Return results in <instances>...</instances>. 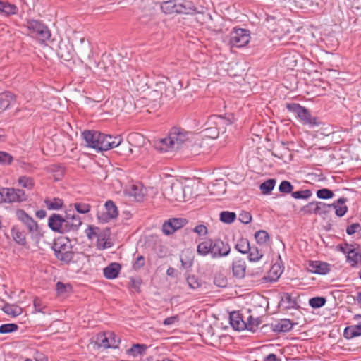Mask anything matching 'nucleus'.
<instances>
[{"instance_id": "obj_1", "label": "nucleus", "mask_w": 361, "mask_h": 361, "mask_svg": "<svg viewBox=\"0 0 361 361\" xmlns=\"http://www.w3.org/2000/svg\"><path fill=\"white\" fill-rule=\"evenodd\" d=\"M81 225V218L75 214L66 213L64 216L59 214H53L48 219V226L51 230L59 233H76Z\"/></svg>"}, {"instance_id": "obj_2", "label": "nucleus", "mask_w": 361, "mask_h": 361, "mask_svg": "<svg viewBox=\"0 0 361 361\" xmlns=\"http://www.w3.org/2000/svg\"><path fill=\"white\" fill-rule=\"evenodd\" d=\"M190 133L180 127H173L167 137L161 139L156 145V148L160 151L169 152L177 150L188 142Z\"/></svg>"}, {"instance_id": "obj_3", "label": "nucleus", "mask_w": 361, "mask_h": 361, "mask_svg": "<svg viewBox=\"0 0 361 361\" xmlns=\"http://www.w3.org/2000/svg\"><path fill=\"white\" fill-rule=\"evenodd\" d=\"M52 249L56 258L66 264L78 261L79 253L73 251V246L68 238H58L54 240Z\"/></svg>"}, {"instance_id": "obj_4", "label": "nucleus", "mask_w": 361, "mask_h": 361, "mask_svg": "<svg viewBox=\"0 0 361 361\" xmlns=\"http://www.w3.org/2000/svg\"><path fill=\"white\" fill-rule=\"evenodd\" d=\"M286 109L288 111L295 114L296 117L305 125L308 124L312 126L319 125L317 118L312 117L309 110L300 104H287Z\"/></svg>"}, {"instance_id": "obj_5", "label": "nucleus", "mask_w": 361, "mask_h": 361, "mask_svg": "<svg viewBox=\"0 0 361 361\" xmlns=\"http://www.w3.org/2000/svg\"><path fill=\"white\" fill-rule=\"evenodd\" d=\"M27 195L24 190L13 188H0V203H17L25 201Z\"/></svg>"}, {"instance_id": "obj_6", "label": "nucleus", "mask_w": 361, "mask_h": 361, "mask_svg": "<svg viewBox=\"0 0 361 361\" xmlns=\"http://www.w3.org/2000/svg\"><path fill=\"white\" fill-rule=\"evenodd\" d=\"M27 27L30 32L40 41L45 42L50 39L51 32L49 27L41 21L33 19L28 20Z\"/></svg>"}, {"instance_id": "obj_7", "label": "nucleus", "mask_w": 361, "mask_h": 361, "mask_svg": "<svg viewBox=\"0 0 361 361\" xmlns=\"http://www.w3.org/2000/svg\"><path fill=\"white\" fill-rule=\"evenodd\" d=\"M16 215L18 219L26 226L32 238H38L42 236L41 230L37 223L23 209H18L16 212Z\"/></svg>"}, {"instance_id": "obj_8", "label": "nucleus", "mask_w": 361, "mask_h": 361, "mask_svg": "<svg viewBox=\"0 0 361 361\" xmlns=\"http://www.w3.org/2000/svg\"><path fill=\"white\" fill-rule=\"evenodd\" d=\"M164 195L170 202H183L185 199L184 186L180 183H172L164 189Z\"/></svg>"}, {"instance_id": "obj_9", "label": "nucleus", "mask_w": 361, "mask_h": 361, "mask_svg": "<svg viewBox=\"0 0 361 361\" xmlns=\"http://www.w3.org/2000/svg\"><path fill=\"white\" fill-rule=\"evenodd\" d=\"M250 39V35L248 30L235 28L231 34L230 44L233 47H243L248 44Z\"/></svg>"}, {"instance_id": "obj_10", "label": "nucleus", "mask_w": 361, "mask_h": 361, "mask_svg": "<svg viewBox=\"0 0 361 361\" xmlns=\"http://www.w3.org/2000/svg\"><path fill=\"white\" fill-rule=\"evenodd\" d=\"M105 212H98L97 219L100 223H107L110 220L116 219L118 215L116 205L112 200H108L104 204Z\"/></svg>"}, {"instance_id": "obj_11", "label": "nucleus", "mask_w": 361, "mask_h": 361, "mask_svg": "<svg viewBox=\"0 0 361 361\" xmlns=\"http://www.w3.org/2000/svg\"><path fill=\"white\" fill-rule=\"evenodd\" d=\"M82 135L88 147L101 151V132L97 130H85Z\"/></svg>"}, {"instance_id": "obj_12", "label": "nucleus", "mask_w": 361, "mask_h": 361, "mask_svg": "<svg viewBox=\"0 0 361 361\" xmlns=\"http://www.w3.org/2000/svg\"><path fill=\"white\" fill-rule=\"evenodd\" d=\"M175 13L178 14L194 15L202 13L203 11H198L194 4L188 0H176Z\"/></svg>"}, {"instance_id": "obj_13", "label": "nucleus", "mask_w": 361, "mask_h": 361, "mask_svg": "<svg viewBox=\"0 0 361 361\" xmlns=\"http://www.w3.org/2000/svg\"><path fill=\"white\" fill-rule=\"evenodd\" d=\"M231 251V247L228 243H225L219 238L212 240V257L221 258L227 256Z\"/></svg>"}, {"instance_id": "obj_14", "label": "nucleus", "mask_w": 361, "mask_h": 361, "mask_svg": "<svg viewBox=\"0 0 361 361\" xmlns=\"http://www.w3.org/2000/svg\"><path fill=\"white\" fill-rule=\"evenodd\" d=\"M188 221L183 218H173L165 221L162 226V231L165 235L173 234L175 231L183 227Z\"/></svg>"}, {"instance_id": "obj_15", "label": "nucleus", "mask_w": 361, "mask_h": 361, "mask_svg": "<svg viewBox=\"0 0 361 361\" xmlns=\"http://www.w3.org/2000/svg\"><path fill=\"white\" fill-rule=\"evenodd\" d=\"M123 137L121 135L111 136L102 133L101 151H106L115 148L121 144Z\"/></svg>"}, {"instance_id": "obj_16", "label": "nucleus", "mask_w": 361, "mask_h": 361, "mask_svg": "<svg viewBox=\"0 0 361 361\" xmlns=\"http://www.w3.org/2000/svg\"><path fill=\"white\" fill-rule=\"evenodd\" d=\"M16 102L14 94L6 91L0 94V113L8 109Z\"/></svg>"}, {"instance_id": "obj_17", "label": "nucleus", "mask_w": 361, "mask_h": 361, "mask_svg": "<svg viewBox=\"0 0 361 361\" xmlns=\"http://www.w3.org/2000/svg\"><path fill=\"white\" fill-rule=\"evenodd\" d=\"M230 324L237 331H243L246 329L245 320L239 312H233L230 314Z\"/></svg>"}, {"instance_id": "obj_18", "label": "nucleus", "mask_w": 361, "mask_h": 361, "mask_svg": "<svg viewBox=\"0 0 361 361\" xmlns=\"http://www.w3.org/2000/svg\"><path fill=\"white\" fill-rule=\"evenodd\" d=\"M307 269L312 273L317 274H326L330 270L328 263L320 261L310 262Z\"/></svg>"}, {"instance_id": "obj_19", "label": "nucleus", "mask_w": 361, "mask_h": 361, "mask_svg": "<svg viewBox=\"0 0 361 361\" xmlns=\"http://www.w3.org/2000/svg\"><path fill=\"white\" fill-rule=\"evenodd\" d=\"M294 324L290 319H282L276 324H272V330L278 334L288 332L293 329Z\"/></svg>"}, {"instance_id": "obj_20", "label": "nucleus", "mask_w": 361, "mask_h": 361, "mask_svg": "<svg viewBox=\"0 0 361 361\" xmlns=\"http://www.w3.org/2000/svg\"><path fill=\"white\" fill-rule=\"evenodd\" d=\"M353 149V147L348 144L340 145V159H343V161L340 162V165L343 164L345 161L348 162L354 159H357L353 157L352 150Z\"/></svg>"}, {"instance_id": "obj_21", "label": "nucleus", "mask_w": 361, "mask_h": 361, "mask_svg": "<svg viewBox=\"0 0 361 361\" xmlns=\"http://www.w3.org/2000/svg\"><path fill=\"white\" fill-rule=\"evenodd\" d=\"M245 262L243 259H235L233 262L232 270L234 276L242 279L245 274Z\"/></svg>"}, {"instance_id": "obj_22", "label": "nucleus", "mask_w": 361, "mask_h": 361, "mask_svg": "<svg viewBox=\"0 0 361 361\" xmlns=\"http://www.w3.org/2000/svg\"><path fill=\"white\" fill-rule=\"evenodd\" d=\"M121 265L118 263L113 262L104 269V276L108 279H116L121 270Z\"/></svg>"}, {"instance_id": "obj_23", "label": "nucleus", "mask_w": 361, "mask_h": 361, "mask_svg": "<svg viewBox=\"0 0 361 361\" xmlns=\"http://www.w3.org/2000/svg\"><path fill=\"white\" fill-rule=\"evenodd\" d=\"M44 202L49 210H59L64 204L63 200L59 197H47L44 200Z\"/></svg>"}, {"instance_id": "obj_24", "label": "nucleus", "mask_w": 361, "mask_h": 361, "mask_svg": "<svg viewBox=\"0 0 361 361\" xmlns=\"http://www.w3.org/2000/svg\"><path fill=\"white\" fill-rule=\"evenodd\" d=\"M280 305L284 309H291L296 307L297 302L292 298L290 294L288 293H283L281 297Z\"/></svg>"}, {"instance_id": "obj_25", "label": "nucleus", "mask_w": 361, "mask_h": 361, "mask_svg": "<svg viewBox=\"0 0 361 361\" xmlns=\"http://www.w3.org/2000/svg\"><path fill=\"white\" fill-rule=\"evenodd\" d=\"M212 240L208 239L203 242H201L197 245V252L198 255L201 256H207L208 254L212 255Z\"/></svg>"}, {"instance_id": "obj_26", "label": "nucleus", "mask_w": 361, "mask_h": 361, "mask_svg": "<svg viewBox=\"0 0 361 361\" xmlns=\"http://www.w3.org/2000/svg\"><path fill=\"white\" fill-rule=\"evenodd\" d=\"M193 259L194 257L192 256V252L189 250L183 252L180 256L181 266L185 269H188L192 267Z\"/></svg>"}, {"instance_id": "obj_27", "label": "nucleus", "mask_w": 361, "mask_h": 361, "mask_svg": "<svg viewBox=\"0 0 361 361\" xmlns=\"http://www.w3.org/2000/svg\"><path fill=\"white\" fill-rule=\"evenodd\" d=\"M11 235L15 242L18 244L24 245L26 244L25 233L20 230L18 226H13L11 228Z\"/></svg>"}, {"instance_id": "obj_28", "label": "nucleus", "mask_w": 361, "mask_h": 361, "mask_svg": "<svg viewBox=\"0 0 361 361\" xmlns=\"http://www.w3.org/2000/svg\"><path fill=\"white\" fill-rule=\"evenodd\" d=\"M345 257L346 261L351 267H357L358 262L361 261V252L356 249L352 250L348 252Z\"/></svg>"}, {"instance_id": "obj_29", "label": "nucleus", "mask_w": 361, "mask_h": 361, "mask_svg": "<svg viewBox=\"0 0 361 361\" xmlns=\"http://www.w3.org/2000/svg\"><path fill=\"white\" fill-rule=\"evenodd\" d=\"M128 194L133 197L137 202H140L144 198V190L140 185H132L129 189Z\"/></svg>"}, {"instance_id": "obj_30", "label": "nucleus", "mask_w": 361, "mask_h": 361, "mask_svg": "<svg viewBox=\"0 0 361 361\" xmlns=\"http://www.w3.org/2000/svg\"><path fill=\"white\" fill-rule=\"evenodd\" d=\"M18 12V7L8 1H4L1 7L0 13H4L6 16L16 15Z\"/></svg>"}, {"instance_id": "obj_31", "label": "nucleus", "mask_w": 361, "mask_h": 361, "mask_svg": "<svg viewBox=\"0 0 361 361\" xmlns=\"http://www.w3.org/2000/svg\"><path fill=\"white\" fill-rule=\"evenodd\" d=\"M235 248L242 254H247L250 250L249 240L247 238H240L235 245Z\"/></svg>"}, {"instance_id": "obj_32", "label": "nucleus", "mask_w": 361, "mask_h": 361, "mask_svg": "<svg viewBox=\"0 0 361 361\" xmlns=\"http://www.w3.org/2000/svg\"><path fill=\"white\" fill-rule=\"evenodd\" d=\"M2 310L8 315L12 317H17L22 313V309L16 305L6 304L3 307Z\"/></svg>"}, {"instance_id": "obj_33", "label": "nucleus", "mask_w": 361, "mask_h": 361, "mask_svg": "<svg viewBox=\"0 0 361 361\" xmlns=\"http://www.w3.org/2000/svg\"><path fill=\"white\" fill-rule=\"evenodd\" d=\"M96 343L100 348H104V349L111 348L107 331L102 332L97 335Z\"/></svg>"}, {"instance_id": "obj_34", "label": "nucleus", "mask_w": 361, "mask_h": 361, "mask_svg": "<svg viewBox=\"0 0 361 361\" xmlns=\"http://www.w3.org/2000/svg\"><path fill=\"white\" fill-rule=\"evenodd\" d=\"M260 323L261 321L259 318H254L252 316L250 315L247 318V320L245 321V329L255 332L258 329V326L260 324Z\"/></svg>"}, {"instance_id": "obj_35", "label": "nucleus", "mask_w": 361, "mask_h": 361, "mask_svg": "<svg viewBox=\"0 0 361 361\" xmlns=\"http://www.w3.org/2000/svg\"><path fill=\"white\" fill-rule=\"evenodd\" d=\"M18 182L20 185L27 190H32L35 185L34 179L26 176L19 177Z\"/></svg>"}, {"instance_id": "obj_36", "label": "nucleus", "mask_w": 361, "mask_h": 361, "mask_svg": "<svg viewBox=\"0 0 361 361\" xmlns=\"http://www.w3.org/2000/svg\"><path fill=\"white\" fill-rule=\"evenodd\" d=\"M282 270L281 267L276 264H274L270 269L268 273V279L270 281H276L281 275Z\"/></svg>"}, {"instance_id": "obj_37", "label": "nucleus", "mask_w": 361, "mask_h": 361, "mask_svg": "<svg viewBox=\"0 0 361 361\" xmlns=\"http://www.w3.org/2000/svg\"><path fill=\"white\" fill-rule=\"evenodd\" d=\"M147 349V346L145 344L136 343L133 344L132 347L128 350V353L133 356H137L143 354Z\"/></svg>"}, {"instance_id": "obj_38", "label": "nucleus", "mask_w": 361, "mask_h": 361, "mask_svg": "<svg viewBox=\"0 0 361 361\" xmlns=\"http://www.w3.org/2000/svg\"><path fill=\"white\" fill-rule=\"evenodd\" d=\"M276 183V179L271 178L265 180L260 185V190L263 194H269L274 189Z\"/></svg>"}, {"instance_id": "obj_39", "label": "nucleus", "mask_w": 361, "mask_h": 361, "mask_svg": "<svg viewBox=\"0 0 361 361\" xmlns=\"http://www.w3.org/2000/svg\"><path fill=\"white\" fill-rule=\"evenodd\" d=\"M301 212L304 214H317L319 215L317 202H312L301 208Z\"/></svg>"}, {"instance_id": "obj_40", "label": "nucleus", "mask_w": 361, "mask_h": 361, "mask_svg": "<svg viewBox=\"0 0 361 361\" xmlns=\"http://www.w3.org/2000/svg\"><path fill=\"white\" fill-rule=\"evenodd\" d=\"M176 0H169L164 1L161 5V9L166 14L175 13Z\"/></svg>"}, {"instance_id": "obj_41", "label": "nucleus", "mask_w": 361, "mask_h": 361, "mask_svg": "<svg viewBox=\"0 0 361 361\" xmlns=\"http://www.w3.org/2000/svg\"><path fill=\"white\" fill-rule=\"evenodd\" d=\"M219 218L224 223L231 224L235 220L236 214L233 212L223 211L220 213Z\"/></svg>"}, {"instance_id": "obj_42", "label": "nucleus", "mask_w": 361, "mask_h": 361, "mask_svg": "<svg viewBox=\"0 0 361 361\" xmlns=\"http://www.w3.org/2000/svg\"><path fill=\"white\" fill-rule=\"evenodd\" d=\"M74 208L78 213L85 214L90 211L91 205L86 202H77L74 203Z\"/></svg>"}, {"instance_id": "obj_43", "label": "nucleus", "mask_w": 361, "mask_h": 361, "mask_svg": "<svg viewBox=\"0 0 361 361\" xmlns=\"http://www.w3.org/2000/svg\"><path fill=\"white\" fill-rule=\"evenodd\" d=\"M247 254H248V259L250 262H257L263 256V255L259 252L257 247H251V246H250V250L248 251Z\"/></svg>"}, {"instance_id": "obj_44", "label": "nucleus", "mask_w": 361, "mask_h": 361, "mask_svg": "<svg viewBox=\"0 0 361 361\" xmlns=\"http://www.w3.org/2000/svg\"><path fill=\"white\" fill-rule=\"evenodd\" d=\"M319 215L326 214L333 211V207H335L334 204H329L322 202H317Z\"/></svg>"}, {"instance_id": "obj_45", "label": "nucleus", "mask_w": 361, "mask_h": 361, "mask_svg": "<svg viewBox=\"0 0 361 361\" xmlns=\"http://www.w3.org/2000/svg\"><path fill=\"white\" fill-rule=\"evenodd\" d=\"M13 161V157L8 152L0 151V165L8 166Z\"/></svg>"}, {"instance_id": "obj_46", "label": "nucleus", "mask_w": 361, "mask_h": 361, "mask_svg": "<svg viewBox=\"0 0 361 361\" xmlns=\"http://www.w3.org/2000/svg\"><path fill=\"white\" fill-rule=\"evenodd\" d=\"M187 283L191 289H197L201 286L200 280L195 275L188 276L186 279Z\"/></svg>"}, {"instance_id": "obj_47", "label": "nucleus", "mask_w": 361, "mask_h": 361, "mask_svg": "<svg viewBox=\"0 0 361 361\" xmlns=\"http://www.w3.org/2000/svg\"><path fill=\"white\" fill-rule=\"evenodd\" d=\"M293 185L288 180H282L279 185V190L281 193L289 194L292 193Z\"/></svg>"}, {"instance_id": "obj_48", "label": "nucleus", "mask_w": 361, "mask_h": 361, "mask_svg": "<svg viewBox=\"0 0 361 361\" xmlns=\"http://www.w3.org/2000/svg\"><path fill=\"white\" fill-rule=\"evenodd\" d=\"M326 303V299L324 297H314L310 299L309 305L313 308H319Z\"/></svg>"}, {"instance_id": "obj_49", "label": "nucleus", "mask_w": 361, "mask_h": 361, "mask_svg": "<svg viewBox=\"0 0 361 361\" xmlns=\"http://www.w3.org/2000/svg\"><path fill=\"white\" fill-rule=\"evenodd\" d=\"M214 283L218 287H226L228 281L226 277L221 273H216L214 278Z\"/></svg>"}, {"instance_id": "obj_50", "label": "nucleus", "mask_w": 361, "mask_h": 361, "mask_svg": "<svg viewBox=\"0 0 361 361\" xmlns=\"http://www.w3.org/2000/svg\"><path fill=\"white\" fill-rule=\"evenodd\" d=\"M108 339L111 348H117L120 344V338L112 331H107Z\"/></svg>"}, {"instance_id": "obj_51", "label": "nucleus", "mask_w": 361, "mask_h": 361, "mask_svg": "<svg viewBox=\"0 0 361 361\" xmlns=\"http://www.w3.org/2000/svg\"><path fill=\"white\" fill-rule=\"evenodd\" d=\"M312 195V192L310 190H299L292 192L291 196L295 199H308Z\"/></svg>"}, {"instance_id": "obj_52", "label": "nucleus", "mask_w": 361, "mask_h": 361, "mask_svg": "<svg viewBox=\"0 0 361 361\" xmlns=\"http://www.w3.org/2000/svg\"><path fill=\"white\" fill-rule=\"evenodd\" d=\"M255 237L257 242L259 244H264L269 239L268 233L263 230L257 231L255 234Z\"/></svg>"}, {"instance_id": "obj_53", "label": "nucleus", "mask_w": 361, "mask_h": 361, "mask_svg": "<svg viewBox=\"0 0 361 361\" xmlns=\"http://www.w3.org/2000/svg\"><path fill=\"white\" fill-rule=\"evenodd\" d=\"M317 197L319 199L327 200L334 197V192L329 189L322 188L317 191Z\"/></svg>"}, {"instance_id": "obj_54", "label": "nucleus", "mask_w": 361, "mask_h": 361, "mask_svg": "<svg viewBox=\"0 0 361 361\" xmlns=\"http://www.w3.org/2000/svg\"><path fill=\"white\" fill-rule=\"evenodd\" d=\"M18 326L16 324H4L0 326V334H8L16 331Z\"/></svg>"}, {"instance_id": "obj_55", "label": "nucleus", "mask_w": 361, "mask_h": 361, "mask_svg": "<svg viewBox=\"0 0 361 361\" xmlns=\"http://www.w3.org/2000/svg\"><path fill=\"white\" fill-rule=\"evenodd\" d=\"M360 230L361 225L359 223H354L347 226L346 233L348 235H352Z\"/></svg>"}, {"instance_id": "obj_56", "label": "nucleus", "mask_w": 361, "mask_h": 361, "mask_svg": "<svg viewBox=\"0 0 361 361\" xmlns=\"http://www.w3.org/2000/svg\"><path fill=\"white\" fill-rule=\"evenodd\" d=\"M68 288H71L69 284H65L62 282H57L56 289L58 295H64L67 293Z\"/></svg>"}, {"instance_id": "obj_57", "label": "nucleus", "mask_w": 361, "mask_h": 361, "mask_svg": "<svg viewBox=\"0 0 361 361\" xmlns=\"http://www.w3.org/2000/svg\"><path fill=\"white\" fill-rule=\"evenodd\" d=\"M194 233H196L200 236H204L208 233L207 227L204 224L197 225L193 229Z\"/></svg>"}, {"instance_id": "obj_58", "label": "nucleus", "mask_w": 361, "mask_h": 361, "mask_svg": "<svg viewBox=\"0 0 361 361\" xmlns=\"http://www.w3.org/2000/svg\"><path fill=\"white\" fill-rule=\"evenodd\" d=\"M205 135L212 139L216 138L219 136V130L216 127H209L204 130Z\"/></svg>"}, {"instance_id": "obj_59", "label": "nucleus", "mask_w": 361, "mask_h": 361, "mask_svg": "<svg viewBox=\"0 0 361 361\" xmlns=\"http://www.w3.org/2000/svg\"><path fill=\"white\" fill-rule=\"evenodd\" d=\"M98 228L94 227L92 226H89L88 228L85 231L87 237L90 240L93 239L95 237H97L98 238L99 237H101L100 235H98L97 232L95 231Z\"/></svg>"}, {"instance_id": "obj_60", "label": "nucleus", "mask_w": 361, "mask_h": 361, "mask_svg": "<svg viewBox=\"0 0 361 361\" xmlns=\"http://www.w3.org/2000/svg\"><path fill=\"white\" fill-rule=\"evenodd\" d=\"M239 220L240 221H241L242 223L245 224H249L251 220H252V216L250 214V212H245V211H243L240 214H239Z\"/></svg>"}, {"instance_id": "obj_61", "label": "nucleus", "mask_w": 361, "mask_h": 361, "mask_svg": "<svg viewBox=\"0 0 361 361\" xmlns=\"http://www.w3.org/2000/svg\"><path fill=\"white\" fill-rule=\"evenodd\" d=\"M104 238L99 237L97 240V247L99 250H104L106 248L111 247L112 244L108 241H104Z\"/></svg>"}, {"instance_id": "obj_62", "label": "nucleus", "mask_w": 361, "mask_h": 361, "mask_svg": "<svg viewBox=\"0 0 361 361\" xmlns=\"http://www.w3.org/2000/svg\"><path fill=\"white\" fill-rule=\"evenodd\" d=\"M33 305L36 312L44 313L43 309L45 306L43 305L40 298H35L33 300Z\"/></svg>"}, {"instance_id": "obj_63", "label": "nucleus", "mask_w": 361, "mask_h": 361, "mask_svg": "<svg viewBox=\"0 0 361 361\" xmlns=\"http://www.w3.org/2000/svg\"><path fill=\"white\" fill-rule=\"evenodd\" d=\"M347 199L345 197H340V217L345 214L348 211V207L345 205Z\"/></svg>"}, {"instance_id": "obj_64", "label": "nucleus", "mask_w": 361, "mask_h": 361, "mask_svg": "<svg viewBox=\"0 0 361 361\" xmlns=\"http://www.w3.org/2000/svg\"><path fill=\"white\" fill-rule=\"evenodd\" d=\"M145 265V258L143 256H139L134 262L133 267L135 270H138Z\"/></svg>"}]
</instances>
